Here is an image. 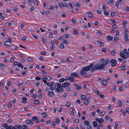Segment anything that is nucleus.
<instances>
[{
  "instance_id": "5fc2aeb1",
  "label": "nucleus",
  "mask_w": 129,
  "mask_h": 129,
  "mask_svg": "<svg viewBox=\"0 0 129 129\" xmlns=\"http://www.w3.org/2000/svg\"><path fill=\"white\" fill-rule=\"evenodd\" d=\"M123 88V87L122 86H121L119 88V90L120 91L122 90Z\"/></svg>"
},
{
  "instance_id": "ddd939ff",
  "label": "nucleus",
  "mask_w": 129,
  "mask_h": 129,
  "mask_svg": "<svg viewBox=\"0 0 129 129\" xmlns=\"http://www.w3.org/2000/svg\"><path fill=\"white\" fill-rule=\"evenodd\" d=\"M87 13L88 14L87 15L89 17L91 18H93V17L94 16L91 12H87Z\"/></svg>"
},
{
  "instance_id": "f03ea898",
  "label": "nucleus",
  "mask_w": 129,
  "mask_h": 129,
  "mask_svg": "<svg viewBox=\"0 0 129 129\" xmlns=\"http://www.w3.org/2000/svg\"><path fill=\"white\" fill-rule=\"evenodd\" d=\"M55 90L57 93L61 92L64 91L62 85L59 83H56L54 86Z\"/></svg>"
},
{
  "instance_id": "4be33fe9",
  "label": "nucleus",
  "mask_w": 129,
  "mask_h": 129,
  "mask_svg": "<svg viewBox=\"0 0 129 129\" xmlns=\"http://www.w3.org/2000/svg\"><path fill=\"white\" fill-rule=\"evenodd\" d=\"M33 2L34 5H38V3L37 0H33Z\"/></svg>"
},
{
  "instance_id": "052dcab7",
  "label": "nucleus",
  "mask_w": 129,
  "mask_h": 129,
  "mask_svg": "<svg viewBox=\"0 0 129 129\" xmlns=\"http://www.w3.org/2000/svg\"><path fill=\"white\" fill-rule=\"evenodd\" d=\"M102 8L104 10H106V8L105 5L104 4H103L102 6Z\"/></svg>"
},
{
  "instance_id": "7ed1b4c3",
  "label": "nucleus",
  "mask_w": 129,
  "mask_h": 129,
  "mask_svg": "<svg viewBox=\"0 0 129 129\" xmlns=\"http://www.w3.org/2000/svg\"><path fill=\"white\" fill-rule=\"evenodd\" d=\"M8 123H5L3 125V126L6 128V129H12L13 126L12 125H10L9 126Z\"/></svg>"
},
{
  "instance_id": "c756f323",
  "label": "nucleus",
  "mask_w": 129,
  "mask_h": 129,
  "mask_svg": "<svg viewBox=\"0 0 129 129\" xmlns=\"http://www.w3.org/2000/svg\"><path fill=\"white\" fill-rule=\"evenodd\" d=\"M60 47L61 49L63 48H64V46L63 43H62L60 44Z\"/></svg>"
},
{
  "instance_id": "c9c22d12",
  "label": "nucleus",
  "mask_w": 129,
  "mask_h": 129,
  "mask_svg": "<svg viewBox=\"0 0 129 129\" xmlns=\"http://www.w3.org/2000/svg\"><path fill=\"white\" fill-rule=\"evenodd\" d=\"M64 80H65V79L64 78H61L59 80V81L60 82H63L64 81Z\"/></svg>"
},
{
  "instance_id": "f704fd0d",
  "label": "nucleus",
  "mask_w": 129,
  "mask_h": 129,
  "mask_svg": "<svg viewBox=\"0 0 129 129\" xmlns=\"http://www.w3.org/2000/svg\"><path fill=\"white\" fill-rule=\"evenodd\" d=\"M119 40V38L117 37H115L114 39V42H116L117 41H118Z\"/></svg>"
},
{
  "instance_id": "1a4fd4ad",
  "label": "nucleus",
  "mask_w": 129,
  "mask_h": 129,
  "mask_svg": "<svg viewBox=\"0 0 129 129\" xmlns=\"http://www.w3.org/2000/svg\"><path fill=\"white\" fill-rule=\"evenodd\" d=\"M25 123L28 124H33L34 122L31 120L30 119H27L25 120Z\"/></svg>"
},
{
  "instance_id": "09e8293b",
  "label": "nucleus",
  "mask_w": 129,
  "mask_h": 129,
  "mask_svg": "<svg viewBox=\"0 0 129 129\" xmlns=\"http://www.w3.org/2000/svg\"><path fill=\"white\" fill-rule=\"evenodd\" d=\"M42 41L44 43H45L46 42V39L44 38H42Z\"/></svg>"
},
{
  "instance_id": "4c0bfd02",
  "label": "nucleus",
  "mask_w": 129,
  "mask_h": 129,
  "mask_svg": "<svg viewBox=\"0 0 129 129\" xmlns=\"http://www.w3.org/2000/svg\"><path fill=\"white\" fill-rule=\"evenodd\" d=\"M109 12L108 11H105L104 12V14L106 16H107L109 14Z\"/></svg>"
},
{
  "instance_id": "338daca9",
  "label": "nucleus",
  "mask_w": 129,
  "mask_h": 129,
  "mask_svg": "<svg viewBox=\"0 0 129 129\" xmlns=\"http://www.w3.org/2000/svg\"><path fill=\"white\" fill-rule=\"evenodd\" d=\"M8 106L10 108L12 106L11 103L10 102L9 103H8Z\"/></svg>"
},
{
  "instance_id": "3c124183",
  "label": "nucleus",
  "mask_w": 129,
  "mask_h": 129,
  "mask_svg": "<svg viewBox=\"0 0 129 129\" xmlns=\"http://www.w3.org/2000/svg\"><path fill=\"white\" fill-rule=\"evenodd\" d=\"M81 99H84L85 98L86 96L84 95H82L80 96Z\"/></svg>"
},
{
  "instance_id": "0eeeda50",
  "label": "nucleus",
  "mask_w": 129,
  "mask_h": 129,
  "mask_svg": "<svg viewBox=\"0 0 129 129\" xmlns=\"http://www.w3.org/2000/svg\"><path fill=\"white\" fill-rule=\"evenodd\" d=\"M71 85L68 82H66L63 83L62 85V86L63 88L70 86Z\"/></svg>"
},
{
  "instance_id": "393cba45",
  "label": "nucleus",
  "mask_w": 129,
  "mask_h": 129,
  "mask_svg": "<svg viewBox=\"0 0 129 129\" xmlns=\"http://www.w3.org/2000/svg\"><path fill=\"white\" fill-rule=\"evenodd\" d=\"M111 54L113 56H114L115 55L116 53L115 51L114 50H112L111 51Z\"/></svg>"
},
{
  "instance_id": "a878e982",
  "label": "nucleus",
  "mask_w": 129,
  "mask_h": 129,
  "mask_svg": "<svg viewBox=\"0 0 129 129\" xmlns=\"http://www.w3.org/2000/svg\"><path fill=\"white\" fill-rule=\"evenodd\" d=\"M104 121L103 119L102 118H100L99 119L98 122L100 123H103Z\"/></svg>"
},
{
  "instance_id": "774afa93",
  "label": "nucleus",
  "mask_w": 129,
  "mask_h": 129,
  "mask_svg": "<svg viewBox=\"0 0 129 129\" xmlns=\"http://www.w3.org/2000/svg\"><path fill=\"white\" fill-rule=\"evenodd\" d=\"M125 9L127 11H129V8L128 6L126 7L125 8Z\"/></svg>"
},
{
  "instance_id": "473e14b6",
  "label": "nucleus",
  "mask_w": 129,
  "mask_h": 129,
  "mask_svg": "<svg viewBox=\"0 0 129 129\" xmlns=\"http://www.w3.org/2000/svg\"><path fill=\"white\" fill-rule=\"evenodd\" d=\"M23 129H27V126L24 124L23 125L22 127V128Z\"/></svg>"
},
{
  "instance_id": "aec40b11",
  "label": "nucleus",
  "mask_w": 129,
  "mask_h": 129,
  "mask_svg": "<svg viewBox=\"0 0 129 129\" xmlns=\"http://www.w3.org/2000/svg\"><path fill=\"white\" fill-rule=\"evenodd\" d=\"M84 103L86 105H87L89 104V101L87 99H85L84 101Z\"/></svg>"
},
{
  "instance_id": "13d9d810",
  "label": "nucleus",
  "mask_w": 129,
  "mask_h": 129,
  "mask_svg": "<svg viewBox=\"0 0 129 129\" xmlns=\"http://www.w3.org/2000/svg\"><path fill=\"white\" fill-rule=\"evenodd\" d=\"M35 79L37 80H40L41 79V78L39 77H35Z\"/></svg>"
},
{
  "instance_id": "4468645a",
  "label": "nucleus",
  "mask_w": 129,
  "mask_h": 129,
  "mask_svg": "<svg viewBox=\"0 0 129 129\" xmlns=\"http://www.w3.org/2000/svg\"><path fill=\"white\" fill-rule=\"evenodd\" d=\"M48 94L51 97H52L54 95V92L52 91L49 92H48Z\"/></svg>"
},
{
  "instance_id": "a211bd4d",
  "label": "nucleus",
  "mask_w": 129,
  "mask_h": 129,
  "mask_svg": "<svg viewBox=\"0 0 129 129\" xmlns=\"http://www.w3.org/2000/svg\"><path fill=\"white\" fill-rule=\"evenodd\" d=\"M41 115L44 118L48 116L47 114L45 112L42 113H41Z\"/></svg>"
},
{
  "instance_id": "6e6552de",
  "label": "nucleus",
  "mask_w": 129,
  "mask_h": 129,
  "mask_svg": "<svg viewBox=\"0 0 129 129\" xmlns=\"http://www.w3.org/2000/svg\"><path fill=\"white\" fill-rule=\"evenodd\" d=\"M124 53L122 51H121L120 52V56L123 59H126Z\"/></svg>"
},
{
  "instance_id": "37998d69",
  "label": "nucleus",
  "mask_w": 129,
  "mask_h": 129,
  "mask_svg": "<svg viewBox=\"0 0 129 129\" xmlns=\"http://www.w3.org/2000/svg\"><path fill=\"white\" fill-rule=\"evenodd\" d=\"M96 33L98 34V35H102V33L101 32L99 31H97Z\"/></svg>"
},
{
  "instance_id": "412c9836",
  "label": "nucleus",
  "mask_w": 129,
  "mask_h": 129,
  "mask_svg": "<svg viewBox=\"0 0 129 129\" xmlns=\"http://www.w3.org/2000/svg\"><path fill=\"white\" fill-rule=\"evenodd\" d=\"M102 83L104 85L106 86L107 84V82L105 80H103L102 81Z\"/></svg>"
},
{
  "instance_id": "58836bf2",
  "label": "nucleus",
  "mask_w": 129,
  "mask_h": 129,
  "mask_svg": "<svg viewBox=\"0 0 129 129\" xmlns=\"http://www.w3.org/2000/svg\"><path fill=\"white\" fill-rule=\"evenodd\" d=\"M100 46V47H103L104 45V44L103 42H101L99 44Z\"/></svg>"
},
{
  "instance_id": "a19ab883",
  "label": "nucleus",
  "mask_w": 129,
  "mask_h": 129,
  "mask_svg": "<svg viewBox=\"0 0 129 129\" xmlns=\"http://www.w3.org/2000/svg\"><path fill=\"white\" fill-rule=\"evenodd\" d=\"M110 14L111 16L113 17L115 15V13L114 12H111L110 13Z\"/></svg>"
},
{
  "instance_id": "2eb2a0df",
  "label": "nucleus",
  "mask_w": 129,
  "mask_h": 129,
  "mask_svg": "<svg viewBox=\"0 0 129 129\" xmlns=\"http://www.w3.org/2000/svg\"><path fill=\"white\" fill-rule=\"evenodd\" d=\"M107 38L108 41H111L113 39V37L111 36H107Z\"/></svg>"
},
{
  "instance_id": "5701e85b",
  "label": "nucleus",
  "mask_w": 129,
  "mask_h": 129,
  "mask_svg": "<svg viewBox=\"0 0 129 129\" xmlns=\"http://www.w3.org/2000/svg\"><path fill=\"white\" fill-rule=\"evenodd\" d=\"M0 68L2 69H4L5 68V65L3 64L2 63H0Z\"/></svg>"
},
{
  "instance_id": "4d7b16f0",
  "label": "nucleus",
  "mask_w": 129,
  "mask_h": 129,
  "mask_svg": "<svg viewBox=\"0 0 129 129\" xmlns=\"http://www.w3.org/2000/svg\"><path fill=\"white\" fill-rule=\"evenodd\" d=\"M50 86H53L54 84V82H50Z\"/></svg>"
},
{
  "instance_id": "dca6fc26",
  "label": "nucleus",
  "mask_w": 129,
  "mask_h": 129,
  "mask_svg": "<svg viewBox=\"0 0 129 129\" xmlns=\"http://www.w3.org/2000/svg\"><path fill=\"white\" fill-rule=\"evenodd\" d=\"M109 61H108V59H106L105 61V62L103 63V64L104 66L105 67V66L108 64H109Z\"/></svg>"
},
{
  "instance_id": "2f4dec72",
  "label": "nucleus",
  "mask_w": 129,
  "mask_h": 129,
  "mask_svg": "<svg viewBox=\"0 0 129 129\" xmlns=\"http://www.w3.org/2000/svg\"><path fill=\"white\" fill-rule=\"evenodd\" d=\"M27 36H24L22 38V40H23L25 41L27 39Z\"/></svg>"
},
{
  "instance_id": "49530a36",
  "label": "nucleus",
  "mask_w": 129,
  "mask_h": 129,
  "mask_svg": "<svg viewBox=\"0 0 129 129\" xmlns=\"http://www.w3.org/2000/svg\"><path fill=\"white\" fill-rule=\"evenodd\" d=\"M71 21L72 23H76V20L74 18H73L72 19Z\"/></svg>"
},
{
  "instance_id": "8fccbe9b",
  "label": "nucleus",
  "mask_w": 129,
  "mask_h": 129,
  "mask_svg": "<svg viewBox=\"0 0 129 129\" xmlns=\"http://www.w3.org/2000/svg\"><path fill=\"white\" fill-rule=\"evenodd\" d=\"M63 42L66 44H67L68 43V41L65 39H63Z\"/></svg>"
},
{
  "instance_id": "f8f14e48",
  "label": "nucleus",
  "mask_w": 129,
  "mask_h": 129,
  "mask_svg": "<svg viewBox=\"0 0 129 129\" xmlns=\"http://www.w3.org/2000/svg\"><path fill=\"white\" fill-rule=\"evenodd\" d=\"M45 79H46L48 81H50L51 80V78L49 76H47V77L44 76V77Z\"/></svg>"
},
{
  "instance_id": "a18cd8bd",
  "label": "nucleus",
  "mask_w": 129,
  "mask_h": 129,
  "mask_svg": "<svg viewBox=\"0 0 129 129\" xmlns=\"http://www.w3.org/2000/svg\"><path fill=\"white\" fill-rule=\"evenodd\" d=\"M56 123L57 124H58L59 122V119L58 118H57L55 120Z\"/></svg>"
},
{
  "instance_id": "6e6d98bb",
  "label": "nucleus",
  "mask_w": 129,
  "mask_h": 129,
  "mask_svg": "<svg viewBox=\"0 0 129 129\" xmlns=\"http://www.w3.org/2000/svg\"><path fill=\"white\" fill-rule=\"evenodd\" d=\"M59 6L61 7H63L64 6V5L63 3H60L59 4Z\"/></svg>"
},
{
  "instance_id": "de8ad7c7",
  "label": "nucleus",
  "mask_w": 129,
  "mask_h": 129,
  "mask_svg": "<svg viewBox=\"0 0 129 129\" xmlns=\"http://www.w3.org/2000/svg\"><path fill=\"white\" fill-rule=\"evenodd\" d=\"M31 35L36 39H38L37 37L35 34H32Z\"/></svg>"
},
{
  "instance_id": "e2e57ef3",
  "label": "nucleus",
  "mask_w": 129,
  "mask_h": 129,
  "mask_svg": "<svg viewBox=\"0 0 129 129\" xmlns=\"http://www.w3.org/2000/svg\"><path fill=\"white\" fill-rule=\"evenodd\" d=\"M33 97L34 99H36L37 97V96L36 94H33Z\"/></svg>"
},
{
  "instance_id": "20e7f679",
  "label": "nucleus",
  "mask_w": 129,
  "mask_h": 129,
  "mask_svg": "<svg viewBox=\"0 0 129 129\" xmlns=\"http://www.w3.org/2000/svg\"><path fill=\"white\" fill-rule=\"evenodd\" d=\"M110 62L111 63V66L112 67L114 66L117 64L116 60L114 59H111Z\"/></svg>"
},
{
  "instance_id": "603ef678",
  "label": "nucleus",
  "mask_w": 129,
  "mask_h": 129,
  "mask_svg": "<svg viewBox=\"0 0 129 129\" xmlns=\"http://www.w3.org/2000/svg\"><path fill=\"white\" fill-rule=\"evenodd\" d=\"M126 54L125 57L126 59L128 57H129V53L128 52H127L126 53H125Z\"/></svg>"
},
{
  "instance_id": "9d476101",
  "label": "nucleus",
  "mask_w": 129,
  "mask_h": 129,
  "mask_svg": "<svg viewBox=\"0 0 129 129\" xmlns=\"http://www.w3.org/2000/svg\"><path fill=\"white\" fill-rule=\"evenodd\" d=\"M128 35L127 33H124V39L126 42H128L129 41V39L128 38Z\"/></svg>"
},
{
  "instance_id": "680f3d73",
  "label": "nucleus",
  "mask_w": 129,
  "mask_h": 129,
  "mask_svg": "<svg viewBox=\"0 0 129 129\" xmlns=\"http://www.w3.org/2000/svg\"><path fill=\"white\" fill-rule=\"evenodd\" d=\"M27 60L29 61H30L32 60V59L31 57H28L27 58Z\"/></svg>"
},
{
  "instance_id": "9b49d317",
  "label": "nucleus",
  "mask_w": 129,
  "mask_h": 129,
  "mask_svg": "<svg viewBox=\"0 0 129 129\" xmlns=\"http://www.w3.org/2000/svg\"><path fill=\"white\" fill-rule=\"evenodd\" d=\"M71 75L72 77H77L78 76V74L75 72H74L71 74Z\"/></svg>"
},
{
  "instance_id": "e433bc0d",
  "label": "nucleus",
  "mask_w": 129,
  "mask_h": 129,
  "mask_svg": "<svg viewBox=\"0 0 129 129\" xmlns=\"http://www.w3.org/2000/svg\"><path fill=\"white\" fill-rule=\"evenodd\" d=\"M73 32L75 35H76L78 34V31H77V30L75 29H74L73 30Z\"/></svg>"
},
{
  "instance_id": "b1692460",
  "label": "nucleus",
  "mask_w": 129,
  "mask_h": 129,
  "mask_svg": "<svg viewBox=\"0 0 129 129\" xmlns=\"http://www.w3.org/2000/svg\"><path fill=\"white\" fill-rule=\"evenodd\" d=\"M93 127H96L98 125L97 122L95 121H93Z\"/></svg>"
},
{
  "instance_id": "79ce46f5",
  "label": "nucleus",
  "mask_w": 129,
  "mask_h": 129,
  "mask_svg": "<svg viewBox=\"0 0 129 129\" xmlns=\"http://www.w3.org/2000/svg\"><path fill=\"white\" fill-rule=\"evenodd\" d=\"M87 129H93L92 126L90 125H89L87 126Z\"/></svg>"
},
{
  "instance_id": "864d4df0",
  "label": "nucleus",
  "mask_w": 129,
  "mask_h": 129,
  "mask_svg": "<svg viewBox=\"0 0 129 129\" xmlns=\"http://www.w3.org/2000/svg\"><path fill=\"white\" fill-rule=\"evenodd\" d=\"M110 21L112 23H116V22L113 19H111L110 20Z\"/></svg>"
},
{
  "instance_id": "69168bd1",
  "label": "nucleus",
  "mask_w": 129,
  "mask_h": 129,
  "mask_svg": "<svg viewBox=\"0 0 129 129\" xmlns=\"http://www.w3.org/2000/svg\"><path fill=\"white\" fill-rule=\"evenodd\" d=\"M54 49V45H52L51 47V49L52 50H53Z\"/></svg>"
},
{
  "instance_id": "f3484780",
  "label": "nucleus",
  "mask_w": 129,
  "mask_h": 129,
  "mask_svg": "<svg viewBox=\"0 0 129 129\" xmlns=\"http://www.w3.org/2000/svg\"><path fill=\"white\" fill-rule=\"evenodd\" d=\"M84 123L85 125L87 126L88 125H90L89 124V122L88 120H85L84 121Z\"/></svg>"
},
{
  "instance_id": "c03bdc74",
  "label": "nucleus",
  "mask_w": 129,
  "mask_h": 129,
  "mask_svg": "<svg viewBox=\"0 0 129 129\" xmlns=\"http://www.w3.org/2000/svg\"><path fill=\"white\" fill-rule=\"evenodd\" d=\"M41 55H45L46 54V52L45 51H42L40 53Z\"/></svg>"
},
{
  "instance_id": "f257e3e1",
  "label": "nucleus",
  "mask_w": 129,
  "mask_h": 129,
  "mask_svg": "<svg viewBox=\"0 0 129 129\" xmlns=\"http://www.w3.org/2000/svg\"><path fill=\"white\" fill-rule=\"evenodd\" d=\"M93 63H91L87 67H83L80 72V74L83 75L87 73L86 72L90 70L91 72H93L96 70H100L104 69L105 67L103 64H96L94 67Z\"/></svg>"
},
{
  "instance_id": "ea45409f",
  "label": "nucleus",
  "mask_w": 129,
  "mask_h": 129,
  "mask_svg": "<svg viewBox=\"0 0 129 129\" xmlns=\"http://www.w3.org/2000/svg\"><path fill=\"white\" fill-rule=\"evenodd\" d=\"M127 113L129 114V108L128 107H126L125 109Z\"/></svg>"
},
{
  "instance_id": "7c9ffc66",
  "label": "nucleus",
  "mask_w": 129,
  "mask_h": 129,
  "mask_svg": "<svg viewBox=\"0 0 129 129\" xmlns=\"http://www.w3.org/2000/svg\"><path fill=\"white\" fill-rule=\"evenodd\" d=\"M118 103L119 104V105L120 106H121L122 104V102L120 100H119L118 101Z\"/></svg>"
},
{
  "instance_id": "c85d7f7f",
  "label": "nucleus",
  "mask_w": 129,
  "mask_h": 129,
  "mask_svg": "<svg viewBox=\"0 0 129 129\" xmlns=\"http://www.w3.org/2000/svg\"><path fill=\"white\" fill-rule=\"evenodd\" d=\"M125 65H123L121 66L120 67V69L123 70L125 69Z\"/></svg>"
},
{
  "instance_id": "39448f33",
  "label": "nucleus",
  "mask_w": 129,
  "mask_h": 129,
  "mask_svg": "<svg viewBox=\"0 0 129 129\" xmlns=\"http://www.w3.org/2000/svg\"><path fill=\"white\" fill-rule=\"evenodd\" d=\"M12 129H22V126L20 125H16L13 126Z\"/></svg>"
},
{
  "instance_id": "bf43d9fd",
  "label": "nucleus",
  "mask_w": 129,
  "mask_h": 129,
  "mask_svg": "<svg viewBox=\"0 0 129 129\" xmlns=\"http://www.w3.org/2000/svg\"><path fill=\"white\" fill-rule=\"evenodd\" d=\"M99 97L100 98H104V95L103 94H100L99 95Z\"/></svg>"
},
{
  "instance_id": "72a5a7b5",
  "label": "nucleus",
  "mask_w": 129,
  "mask_h": 129,
  "mask_svg": "<svg viewBox=\"0 0 129 129\" xmlns=\"http://www.w3.org/2000/svg\"><path fill=\"white\" fill-rule=\"evenodd\" d=\"M34 102L35 104H38L40 102L38 100H36L34 101Z\"/></svg>"
},
{
  "instance_id": "cd10ccee",
  "label": "nucleus",
  "mask_w": 129,
  "mask_h": 129,
  "mask_svg": "<svg viewBox=\"0 0 129 129\" xmlns=\"http://www.w3.org/2000/svg\"><path fill=\"white\" fill-rule=\"evenodd\" d=\"M71 104V103L70 102H67L66 104V106L67 107H69Z\"/></svg>"
},
{
  "instance_id": "423d86ee",
  "label": "nucleus",
  "mask_w": 129,
  "mask_h": 129,
  "mask_svg": "<svg viewBox=\"0 0 129 129\" xmlns=\"http://www.w3.org/2000/svg\"><path fill=\"white\" fill-rule=\"evenodd\" d=\"M11 42L7 41L4 42V45L7 47H9L11 46Z\"/></svg>"
},
{
  "instance_id": "bb28decb",
  "label": "nucleus",
  "mask_w": 129,
  "mask_h": 129,
  "mask_svg": "<svg viewBox=\"0 0 129 129\" xmlns=\"http://www.w3.org/2000/svg\"><path fill=\"white\" fill-rule=\"evenodd\" d=\"M37 117L36 116H33L32 118V120L34 121H36V120L37 119Z\"/></svg>"
},
{
  "instance_id": "6ab92c4d",
  "label": "nucleus",
  "mask_w": 129,
  "mask_h": 129,
  "mask_svg": "<svg viewBox=\"0 0 129 129\" xmlns=\"http://www.w3.org/2000/svg\"><path fill=\"white\" fill-rule=\"evenodd\" d=\"M74 78L72 77H70L68 79V80H69L71 82H73L75 80Z\"/></svg>"
},
{
  "instance_id": "0e129e2a",
  "label": "nucleus",
  "mask_w": 129,
  "mask_h": 129,
  "mask_svg": "<svg viewBox=\"0 0 129 129\" xmlns=\"http://www.w3.org/2000/svg\"><path fill=\"white\" fill-rule=\"evenodd\" d=\"M117 27V25L116 24H114V25H113L112 26V27L114 28H116Z\"/></svg>"
}]
</instances>
